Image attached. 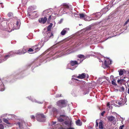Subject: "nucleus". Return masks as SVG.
I'll return each mask as SVG.
<instances>
[{"label": "nucleus", "instance_id": "a211bd4d", "mask_svg": "<svg viewBox=\"0 0 129 129\" xmlns=\"http://www.w3.org/2000/svg\"><path fill=\"white\" fill-rule=\"evenodd\" d=\"M47 18L46 17H44V18H42L41 19H39V21L40 23H42L44 24L46 21Z\"/></svg>", "mask_w": 129, "mask_h": 129}, {"label": "nucleus", "instance_id": "680f3d73", "mask_svg": "<svg viewBox=\"0 0 129 129\" xmlns=\"http://www.w3.org/2000/svg\"><path fill=\"white\" fill-rule=\"evenodd\" d=\"M116 90H117V91H118V89H116Z\"/></svg>", "mask_w": 129, "mask_h": 129}, {"label": "nucleus", "instance_id": "4d7b16f0", "mask_svg": "<svg viewBox=\"0 0 129 129\" xmlns=\"http://www.w3.org/2000/svg\"><path fill=\"white\" fill-rule=\"evenodd\" d=\"M113 76H110V78H113Z\"/></svg>", "mask_w": 129, "mask_h": 129}, {"label": "nucleus", "instance_id": "bf43d9fd", "mask_svg": "<svg viewBox=\"0 0 129 129\" xmlns=\"http://www.w3.org/2000/svg\"><path fill=\"white\" fill-rule=\"evenodd\" d=\"M72 11H70V13L71 14V13H72Z\"/></svg>", "mask_w": 129, "mask_h": 129}, {"label": "nucleus", "instance_id": "393cba45", "mask_svg": "<svg viewBox=\"0 0 129 129\" xmlns=\"http://www.w3.org/2000/svg\"><path fill=\"white\" fill-rule=\"evenodd\" d=\"M84 20H85L87 21H90L92 20H93L92 19V18L91 17H88L86 15V17L84 18Z\"/></svg>", "mask_w": 129, "mask_h": 129}, {"label": "nucleus", "instance_id": "cd10ccee", "mask_svg": "<svg viewBox=\"0 0 129 129\" xmlns=\"http://www.w3.org/2000/svg\"><path fill=\"white\" fill-rule=\"evenodd\" d=\"M80 18L81 19H84V18L86 17V15L83 14H79Z\"/></svg>", "mask_w": 129, "mask_h": 129}, {"label": "nucleus", "instance_id": "5701e85b", "mask_svg": "<svg viewBox=\"0 0 129 129\" xmlns=\"http://www.w3.org/2000/svg\"><path fill=\"white\" fill-rule=\"evenodd\" d=\"M4 90V86L1 81H0V91H3Z\"/></svg>", "mask_w": 129, "mask_h": 129}, {"label": "nucleus", "instance_id": "2eb2a0df", "mask_svg": "<svg viewBox=\"0 0 129 129\" xmlns=\"http://www.w3.org/2000/svg\"><path fill=\"white\" fill-rule=\"evenodd\" d=\"M70 28H64L61 31L60 34L62 35H64L68 33V31L69 30Z\"/></svg>", "mask_w": 129, "mask_h": 129}, {"label": "nucleus", "instance_id": "bb28decb", "mask_svg": "<svg viewBox=\"0 0 129 129\" xmlns=\"http://www.w3.org/2000/svg\"><path fill=\"white\" fill-rule=\"evenodd\" d=\"M76 124L77 125L81 126L82 124V123L79 119H78L76 121Z\"/></svg>", "mask_w": 129, "mask_h": 129}, {"label": "nucleus", "instance_id": "f257e3e1", "mask_svg": "<svg viewBox=\"0 0 129 129\" xmlns=\"http://www.w3.org/2000/svg\"><path fill=\"white\" fill-rule=\"evenodd\" d=\"M22 54V53L21 50L19 49L17 50L11 51L8 54L5 55H2V57L3 62L6 60L9 57H11L12 55H13L19 54L20 55Z\"/></svg>", "mask_w": 129, "mask_h": 129}, {"label": "nucleus", "instance_id": "49530a36", "mask_svg": "<svg viewBox=\"0 0 129 129\" xmlns=\"http://www.w3.org/2000/svg\"><path fill=\"white\" fill-rule=\"evenodd\" d=\"M27 51L29 52H31L34 51L33 49H32L31 48H29L28 50H27Z\"/></svg>", "mask_w": 129, "mask_h": 129}, {"label": "nucleus", "instance_id": "e2e57ef3", "mask_svg": "<svg viewBox=\"0 0 129 129\" xmlns=\"http://www.w3.org/2000/svg\"><path fill=\"white\" fill-rule=\"evenodd\" d=\"M81 25V24H79V25L80 26V25Z\"/></svg>", "mask_w": 129, "mask_h": 129}, {"label": "nucleus", "instance_id": "412c9836", "mask_svg": "<svg viewBox=\"0 0 129 129\" xmlns=\"http://www.w3.org/2000/svg\"><path fill=\"white\" fill-rule=\"evenodd\" d=\"M43 14L46 16H47V15H49L50 14H51L52 12L49 10H46L44 11L43 12Z\"/></svg>", "mask_w": 129, "mask_h": 129}, {"label": "nucleus", "instance_id": "72a5a7b5", "mask_svg": "<svg viewBox=\"0 0 129 129\" xmlns=\"http://www.w3.org/2000/svg\"><path fill=\"white\" fill-rule=\"evenodd\" d=\"M63 6H65L68 9L70 7V6H69L68 4H64Z\"/></svg>", "mask_w": 129, "mask_h": 129}, {"label": "nucleus", "instance_id": "79ce46f5", "mask_svg": "<svg viewBox=\"0 0 129 129\" xmlns=\"http://www.w3.org/2000/svg\"><path fill=\"white\" fill-rule=\"evenodd\" d=\"M129 22V18L125 22V23L124 25H126Z\"/></svg>", "mask_w": 129, "mask_h": 129}, {"label": "nucleus", "instance_id": "7c9ffc66", "mask_svg": "<svg viewBox=\"0 0 129 129\" xmlns=\"http://www.w3.org/2000/svg\"><path fill=\"white\" fill-rule=\"evenodd\" d=\"M126 81H127V80H124V79H121L120 80H118L117 82L118 83H119L120 82V83H121L122 82H126Z\"/></svg>", "mask_w": 129, "mask_h": 129}, {"label": "nucleus", "instance_id": "603ef678", "mask_svg": "<svg viewBox=\"0 0 129 129\" xmlns=\"http://www.w3.org/2000/svg\"><path fill=\"white\" fill-rule=\"evenodd\" d=\"M56 123V122H53L52 123V125L53 126V125H54Z\"/></svg>", "mask_w": 129, "mask_h": 129}, {"label": "nucleus", "instance_id": "0e129e2a", "mask_svg": "<svg viewBox=\"0 0 129 129\" xmlns=\"http://www.w3.org/2000/svg\"><path fill=\"white\" fill-rule=\"evenodd\" d=\"M77 44L78 45V46H79V45H80V44Z\"/></svg>", "mask_w": 129, "mask_h": 129}, {"label": "nucleus", "instance_id": "423d86ee", "mask_svg": "<svg viewBox=\"0 0 129 129\" xmlns=\"http://www.w3.org/2000/svg\"><path fill=\"white\" fill-rule=\"evenodd\" d=\"M30 11V8H28L27 10L28 15L29 16H31L32 17V18H31L32 19L36 18L38 16V15L37 13V12L36 11H35L33 12L32 13H31V14H30L29 13V12Z\"/></svg>", "mask_w": 129, "mask_h": 129}, {"label": "nucleus", "instance_id": "f03ea898", "mask_svg": "<svg viewBox=\"0 0 129 129\" xmlns=\"http://www.w3.org/2000/svg\"><path fill=\"white\" fill-rule=\"evenodd\" d=\"M81 63V61H79V59L77 61L76 60H71L67 66V68L72 70H74L76 67V65H78Z\"/></svg>", "mask_w": 129, "mask_h": 129}, {"label": "nucleus", "instance_id": "e433bc0d", "mask_svg": "<svg viewBox=\"0 0 129 129\" xmlns=\"http://www.w3.org/2000/svg\"><path fill=\"white\" fill-rule=\"evenodd\" d=\"M119 75H122L123 74V71L122 70H120L119 72Z\"/></svg>", "mask_w": 129, "mask_h": 129}, {"label": "nucleus", "instance_id": "c03bdc74", "mask_svg": "<svg viewBox=\"0 0 129 129\" xmlns=\"http://www.w3.org/2000/svg\"><path fill=\"white\" fill-rule=\"evenodd\" d=\"M123 79H123L124 80H127V81H126V82H128V81L129 80V79H128V78H126L125 77H124Z\"/></svg>", "mask_w": 129, "mask_h": 129}, {"label": "nucleus", "instance_id": "052dcab7", "mask_svg": "<svg viewBox=\"0 0 129 129\" xmlns=\"http://www.w3.org/2000/svg\"><path fill=\"white\" fill-rule=\"evenodd\" d=\"M89 77V76L88 75H87V78H88Z\"/></svg>", "mask_w": 129, "mask_h": 129}, {"label": "nucleus", "instance_id": "58836bf2", "mask_svg": "<svg viewBox=\"0 0 129 129\" xmlns=\"http://www.w3.org/2000/svg\"><path fill=\"white\" fill-rule=\"evenodd\" d=\"M3 62L2 57V55H0V63Z\"/></svg>", "mask_w": 129, "mask_h": 129}, {"label": "nucleus", "instance_id": "a878e982", "mask_svg": "<svg viewBox=\"0 0 129 129\" xmlns=\"http://www.w3.org/2000/svg\"><path fill=\"white\" fill-rule=\"evenodd\" d=\"M99 127L100 129H103V121L101 120L100 122L99 123Z\"/></svg>", "mask_w": 129, "mask_h": 129}, {"label": "nucleus", "instance_id": "69168bd1", "mask_svg": "<svg viewBox=\"0 0 129 129\" xmlns=\"http://www.w3.org/2000/svg\"><path fill=\"white\" fill-rule=\"evenodd\" d=\"M53 129H54V128H53Z\"/></svg>", "mask_w": 129, "mask_h": 129}, {"label": "nucleus", "instance_id": "f3484780", "mask_svg": "<svg viewBox=\"0 0 129 129\" xmlns=\"http://www.w3.org/2000/svg\"><path fill=\"white\" fill-rule=\"evenodd\" d=\"M77 57L80 58V59H78L79 61H81V62L85 58L84 55L82 54H79L78 55H77Z\"/></svg>", "mask_w": 129, "mask_h": 129}, {"label": "nucleus", "instance_id": "c756f323", "mask_svg": "<svg viewBox=\"0 0 129 129\" xmlns=\"http://www.w3.org/2000/svg\"><path fill=\"white\" fill-rule=\"evenodd\" d=\"M112 104L110 102L108 103L107 104V106L110 109H112Z\"/></svg>", "mask_w": 129, "mask_h": 129}, {"label": "nucleus", "instance_id": "9d476101", "mask_svg": "<svg viewBox=\"0 0 129 129\" xmlns=\"http://www.w3.org/2000/svg\"><path fill=\"white\" fill-rule=\"evenodd\" d=\"M7 28L8 31L10 32L15 29H14V26L12 22L9 23Z\"/></svg>", "mask_w": 129, "mask_h": 129}, {"label": "nucleus", "instance_id": "ea45409f", "mask_svg": "<svg viewBox=\"0 0 129 129\" xmlns=\"http://www.w3.org/2000/svg\"><path fill=\"white\" fill-rule=\"evenodd\" d=\"M52 111L53 112H56L57 111V110L56 109L54 108H53Z\"/></svg>", "mask_w": 129, "mask_h": 129}, {"label": "nucleus", "instance_id": "f704fd0d", "mask_svg": "<svg viewBox=\"0 0 129 129\" xmlns=\"http://www.w3.org/2000/svg\"><path fill=\"white\" fill-rule=\"evenodd\" d=\"M63 6H65L68 9L70 7V6H69L68 4H64Z\"/></svg>", "mask_w": 129, "mask_h": 129}, {"label": "nucleus", "instance_id": "ddd939ff", "mask_svg": "<svg viewBox=\"0 0 129 129\" xmlns=\"http://www.w3.org/2000/svg\"><path fill=\"white\" fill-rule=\"evenodd\" d=\"M45 35V37L44 38V39H42V40L41 41L42 42L43 41V43L44 42H45L47 41L50 38H52L53 37V36H48V34H46L45 33H44Z\"/></svg>", "mask_w": 129, "mask_h": 129}, {"label": "nucleus", "instance_id": "4c0bfd02", "mask_svg": "<svg viewBox=\"0 0 129 129\" xmlns=\"http://www.w3.org/2000/svg\"><path fill=\"white\" fill-rule=\"evenodd\" d=\"M4 126L2 124H0V129H4Z\"/></svg>", "mask_w": 129, "mask_h": 129}, {"label": "nucleus", "instance_id": "1a4fd4ad", "mask_svg": "<svg viewBox=\"0 0 129 129\" xmlns=\"http://www.w3.org/2000/svg\"><path fill=\"white\" fill-rule=\"evenodd\" d=\"M53 25V24L52 23H50V24L47 27V30L45 33L46 34H48V36L50 37L51 36H53V34L51 33V28L52 27Z\"/></svg>", "mask_w": 129, "mask_h": 129}, {"label": "nucleus", "instance_id": "6e6d98bb", "mask_svg": "<svg viewBox=\"0 0 129 129\" xmlns=\"http://www.w3.org/2000/svg\"><path fill=\"white\" fill-rule=\"evenodd\" d=\"M127 92L128 94H129V88L128 89Z\"/></svg>", "mask_w": 129, "mask_h": 129}, {"label": "nucleus", "instance_id": "a19ab883", "mask_svg": "<svg viewBox=\"0 0 129 129\" xmlns=\"http://www.w3.org/2000/svg\"><path fill=\"white\" fill-rule=\"evenodd\" d=\"M8 15L9 17H10L13 15V14L12 13L10 12L8 14Z\"/></svg>", "mask_w": 129, "mask_h": 129}, {"label": "nucleus", "instance_id": "9b49d317", "mask_svg": "<svg viewBox=\"0 0 129 129\" xmlns=\"http://www.w3.org/2000/svg\"><path fill=\"white\" fill-rule=\"evenodd\" d=\"M111 63V61L109 59H107L104 62L105 65L103 66L104 68H108L109 67V65Z\"/></svg>", "mask_w": 129, "mask_h": 129}, {"label": "nucleus", "instance_id": "4468645a", "mask_svg": "<svg viewBox=\"0 0 129 129\" xmlns=\"http://www.w3.org/2000/svg\"><path fill=\"white\" fill-rule=\"evenodd\" d=\"M111 8V6H110L109 5L107 6L105 8L102 9L101 11V13H102V15L104 14H105L109 10L110 8Z\"/></svg>", "mask_w": 129, "mask_h": 129}, {"label": "nucleus", "instance_id": "5fc2aeb1", "mask_svg": "<svg viewBox=\"0 0 129 129\" xmlns=\"http://www.w3.org/2000/svg\"><path fill=\"white\" fill-rule=\"evenodd\" d=\"M62 21H63V19H61L60 21V23H61V22H62Z\"/></svg>", "mask_w": 129, "mask_h": 129}, {"label": "nucleus", "instance_id": "473e14b6", "mask_svg": "<svg viewBox=\"0 0 129 129\" xmlns=\"http://www.w3.org/2000/svg\"><path fill=\"white\" fill-rule=\"evenodd\" d=\"M124 88L123 87H121L120 88L119 90L120 91L123 92L124 91Z\"/></svg>", "mask_w": 129, "mask_h": 129}, {"label": "nucleus", "instance_id": "aec40b11", "mask_svg": "<svg viewBox=\"0 0 129 129\" xmlns=\"http://www.w3.org/2000/svg\"><path fill=\"white\" fill-rule=\"evenodd\" d=\"M39 44H38L34 46L33 50L34 51H35V52H36L40 50V47H39Z\"/></svg>", "mask_w": 129, "mask_h": 129}, {"label": "nucleus", "instance_id": "dca6fc26", "mask_svg": "<svg viewBox=\"0 0 129 129\" xmlns=\"http://www.w3.org/2000/svg\"><path fill=\"white\" fill-rule=\"evenodd\" d=\"M20 23L19 20H17L15 24L14 25V29H19L20 26Z\"/></svg>", "mask_w": 129, "mask_h": 129}, {"label": "nucleus", "instance_id": "7ed1b4c3", "mask_svg": "<svg viewBox=\"0 0 129 129\" xmlns=\"http://www.w3.org/2000/svg\"><path fill=\"white\" fill-rule=\"evenodd\" d=\"M37 120L40 122H44L45 120V117L43 114L38 113L36 116Z\"/></svg>", "mask_w": 129, "mask_h": 129}, {"label": "nucleus", "instance_id": "09e8293b", "mask_svg": "<svg viewBox=\"0 0 129 129\" xmlns=\"http://www.w3.org/2000/svg\"><path fill=\"white\" fill-rule=\"evenodd\" d=\"M123 125H122L120 126L119 127V129H123V128L124 127Z\"/></svg>", "mask_w": 129, "mask_h": 129}, {"label": "nucleus", "instance_id": "c9c22d12", "mask_svg": "<svg viewBox=\"0 0 129 129\" xmlns=\"http://www.w3.org/2000/svg\"><path fill=\"white\" fill-rule=\"evenodd\" d=\"M72 81H74L75 82H76L77 81H78V80L75 79L74 78H72Z\"/></svg>", "mask_w": 129, "mask_h": 129}, {"label": "nucleus", "instance_id": "de8ad7c7", "mask_svg": "<svg viewBox=\"0 0 129 129\" xmlns=\"http://www.w3.org/2000/svg\"><path fill=\"white\" fill-rule=\"evenodd\" d=\"M105 113V111H103V112H102L101 113V115L102 116H103Z\"/></svg>", "mask_w": 129, "mask_h": 129}, {"label": "nucleus", "instance_id": "f8f14e48", "mask_svg": "<svg viewBox=\"0 0 129 129\" xmlns=\"http://www.w3.org/2000/svg\"><path fill=\"white\" fill-rule=\"evenodd\" d=\"M69 118L64 115H61L58 118V120L59 122H62L64 120L68 119Z\"/></svg>", "mask_w": 129, "mask_h": 129}, {"label": "nucleus", "instance_id": "3c124183", "mask_svg": "<svg viewBox=\"0 0 129 129\" xmlns=\"http://www.w3.org/2000/svg\"><path fill=\"white\" fill-rule=\"evenodd\" d=\"M112 84L114 85H115L116 84V83L113 81H112Z\"/></svg>", "mask_w": 129, "mask_h": 129}, {"label": "nucleus", "instance_id": "8fccbe9b", "mask_svg": "<svg viewBox=\"0 0 129 129\" xmlns=\"http://www.w3.org/2000/svg\"><path fill=\"white\" fill-rule=\"evenodd\" d=\"M31 119H34L35 118V117L34 115H32L31 116Z\"/></svg>", "mask_w": 129, "mask_h": 129}, {"label": "nucleus", "instance_id": "0eeeda50", "mask_svg": "<svg viewBox=\"0 0 129 129\" xmlns=\"http://www.w3.org/2000/svg\"><path fill=\"white\" fill-rule=\"evenodd\" d=\"M124 101V103L123 101H122V102L120 101L119 100H115L114 102V105L116 107L117 106L119 107L120 106H122L125 103H126V101L125 100Z\"/></svg>", "mask_w": 129, "mask_h": 129}, {"label": "nucleus", "instance_id": "13d9d810", "mask_svg": "<svg viewBox=\"0 0 129 129\" xmlns=\"http://www.w3.org/2000/svg\"><path fill=\"white\" fill-rule=\"evenodd\" d=\"M88 93V91L87 92V93H84V94H87V93Z\"/></svg>", "mask_w": 129, "mask_h": 129}, {"label": "nucleus", "instance_id": "4be33fe9", "mask_svg": "<svg viewBox=\"0 0 129 129\" xmlns=\"http://www.w3.org/2000/svg\"><path fill=\"white\" fill-rule=\"evenodd\" d=\"M86 76V74L85 73H82L81 74H79V76L77 77V78L82 79L85 78Z\"/></svg>", "mask_w": 129, "mask_h": 129}, {"label": "nucleus", "instance_id": "a18cd8bd", "mask_svg": "<svg viewBox=\"0 0 129 129\" xmlns=\"http://www.w3.org/2000/svg\"><path fill=\"white\" fill-rule=\"evenodd\" d=\"M96 125H95L96 127H98V123L97 122V120L96 121Z\"/></svg>", "mask_w": 129, "mask_h": 129}, {"label": "nucleus", "instance_id": "39448f33", "mask_svg": "<svg viewBox=\"0 0 129 129\" xmlns=\"http://www.w3.org/2000/svg\"><path fill=\"white\" fill-rule=\"evenodd\" d=\"M67 103V101L66 100H61L57 102V105L60 107H63L66 106Z\"/></svg>", "mask_w": 129, "mask_h": 129}, {"label": "nucleus", "instance_id": "6ab92c4d", "mask_svg": "<svg viewBox=\"0 0 129 129\" xmlns=\"http://www.w3.org/2000/svg\"><path fill=\"white\" fill-rule=\"evenodd\" d=\"M27 98L29 100H31L33 102H35L40 104H42L43 103V102H38L36 100L32 99V98H31V96H30L29 97H28Z\"/></svg>", "mask_w": 129, "mask_h": 129}, {"label": "nucleus", "instance_id": "b1692460", "mask_svg": "<svg viewBox=\"0 0 129 129\" xmlns=\"http://www.w3.org/2000/svg\"><path fill=\"white\" fill-rule=\"evenodd\" d=\"M27 51V47L24 46L23 47V48L21 50L22 53L23 54L25 53Z\"/></svg>", "mask_w": 129, "mask_h": 129}, {"label": "nucleus", "instance_id": "37998d69", "mask_svg": "<svg viewBox=\"0 0 129 129\" xmlns=\"http://www.w3.org/2000/svg\"><path fill=\"white\" fill-rule=\"evenodd\" d=\"M51 14H50V15H49V16L48 19V21H50V20L51 19Z\"/></svg>", "mask_w": 129, "mask_h": 129}, {"label": "nucleus", "instance_id": "6e6552de", "mask_svg": "<svg viewBox=\"0 0 129 129\" xmlns=\"http://www.w3.org/2000/svg\"><path fill=\"white\" fill-rule=\"evenodd\" d=\"M108 121L111 122L114 125L116 123V120L115 118L112 116H109L107 117Z\"/></svg>", "mask_w": 129, "mask_h": 129}, {"label": "nucleus", "instance_id": "864d4df0", "mask_svg": "<svg viewBox=\"0 0 129 129\" xmlns=\"http://www.w3.org/2000/svg\"><path fill=\"white\" fill-rule=\"evenodd\" d=\"M56 97H59L60 96H59V95L58 94H57V95H56Z\"/></svg>", "mask_w": 129, "mask_h": 129}, {"label": "nucleus", "instance_id": "2f4dec72", "mask_svg": "<svg viewBox=\"0 0 129 129\" xmlns=\"http://www.w3.org/2000/svg\"><path fill=\"white\" fill-rule=\"evenodd\" d=\"M3 121L4 122L7 124H11L9 122L8 120L7 119H6L4 118L3 119Z\"/></svg>", "mask_w": 129, "mask_h": 129}, {"label": "nucleus", "instance_id": "20e7f679", "mask_svg": "<svg viewBox=\"0 0 129 129\" xmlns=\"http://www.w3.org/2000/svg\"><path fill=\"white\" fill-rule=\"evenodd\" d=\"M102 14L101 12L94 13L90 15L93 20H96L100 18L102 16Z\"/></svg>", "mask_w": 129, "mask_h": 129}, {"label": "nucleus", "instance_id": "c85d7f7f", "mask_svg": "<svg viewBox=\"0 0 129 129\" xmlns=\"http://www.w3.org/2000/svg\"><path fill=\"white\" fill-rule=\"evenodd\" d=\"M9 119H13L14 118H15V116L14 115H9Z\"/></svg>", "mask_w": 129, "mask_h": 129}]
</instances>
